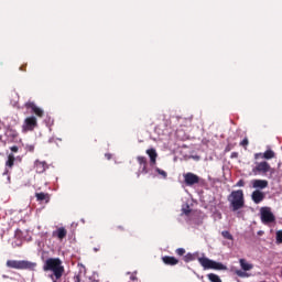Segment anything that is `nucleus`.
<instances>
[{
    "instance_id": "13",
    "label": "nucleus",
    "mask_w": 282,
    "mask_h": 282,
    "mask_svg": "<svg viewBox=\"0 0 282 282\" xmlns=\"http://www.w3.org/2000/svg\"><path fill=\"white\" fill-rule=\"evenodd\" d=\"M53 237H57V239L62 241V239H65L67 237V230L61 227L57 230L53 231Z\"/></svg>"
},
{
    "instance_id": "17",
    "label": "nucleus",
    "mask_w": 282,
    "mask_h": 282,
    "mask_svg": "<svg viewBox=\"0 0 282 282\" xmlns=\"http://www.w3.org/2000/svg\"><path fill=\"white\" fill-rule=\"evenodd\" d=\"M163 263H165L166 265H177L178 261L173 257H164Z\"/></svg>"
},
{
    "instance_id": "28",
    "label": "nucleus",
    "mask_w": 282,
    "mask_h": 282,
    "mask_svg": "<svg viewBox=\"0 0 282 282\" xmlns=\"http://www.w3.org/2000/svg\"><path fill=\"white\" fill-rule=\"evenodd\" d=\"M26 151H30V153H34V145H26Z\"/></svg>"
},
{
    "instance_id": "18",
    "label": "nucleus",
    "mask_w": 282,
    "mask_h": 282,
    "mask_svg": "<svg viewBox=\"0 0 282 282\" xmlns=\"http://www.w3.org/2000/svg\"><path fill=\"white\" fill-rule=\"evenodd\" d=\"M6 166L8 169H12L14 166V154H9L8 161L6 162Z\"/></svg>"
},
{
    "instance_id": "25",
    "label": "nucleus",
    "mask_w": 282,
    "mask_h": 282,
    "mask_svg": "<svg viewBox=\"0 0 282 282\" xmlns=\"http://www.w3.org/2000/svg\"><path fill=\"white\" fill-rule=\"evenodd\" d=\"M275 237L278 243H282V230L276 231Z\"/></svg>"
},
{
    "instance_id": "35",
    "label": "nucleus",
    "mask_w": 282,
    "mask_h": 282,
    "mask_svg": "<svg viewBox=\"0 0 282 282\" xmlns=\"http://www.w3.org/2000/svg\"><path fill=\"white\" fill-rule=\"evenodd\" d=\"M8 180H10V176H8Z\"/></svg>"
},
{
    "instance_id": "23",
    "label": "nucleus",
    "mask_w": 282,
    "mask_h": 282,
    "mask_svg": "<svg viewBox=\"0 0 282 282\" xmlns=\"http://www.w3.org/2000/svg\"><path fill=\"white\" fill-rule=\"evenodd\" d=\"M221 236L224 237V239H229V241H232V236L230 235V231L225 230L221 232Z\"/></svg>"
},
{
    "instance_id": "8",
    "label": "nucleus",
    "mask_w": 282,
    "mask_h": 282,
    "mask_svg": "<svg viewBox=\"0 0 282 282\" xmlns=\"http://www.w3.org/2000/svg\"><path fill=\"white\" fill-rule=\"evenodd\" d=\"M183 177L186 186H195V184H199V176H197V174L188 172L183 174Z\"/></svg>"
},
{
    "instance_id": "3",
    "label": "nucleus",
    "mask_w": 282,
    "mask_h": 282,
    "mask_svg": "<svg viewBox=\"0 0 282 282\" xmlns=\"http://www.w3.org/2000/svg\"><path fill=\"white\" fill-rule=\"evenodd\" d=\"M7 268H12L13 270H34L36 263L28 260H8Z\"/></svg>"
},
{
    "instance_id": "22",
    "label": "nucleus",
    "mask_w": 282,
    "mask_h": 282,
    "mask_svg": "<svg viewBox=\"0 0 282 282\" xmlns=\"http://www.w3.org/2000/svg\"><path fill=\"white\" fill-rule=\"evenodd\" d=\"M263 158H264V160H272V158H274V151H272V150H267V151L263 153Z\"/></svg>"
},
{
    "instance_id": "16",
    "label": "nucleus",
    "mask_w": 282,
    "mask_h": 282,
    "mask_svg": "<svg viewBox=\"0 0 282 282\" xmlns=\"http://www.w3.org/2000/svg\"><path fill=\"white\" fill-rule=\"evenodd\" d=\"M138 163L140 164V166L142 167V173H149V170H147V158L144 156H138L137 158Z\"/></svg>"
},
{
    "instance_id": "1",
    "label": "nucleus",
    "mask_w": 282,
    "mask_h": 282,
    "mask_svg": "<svg viewBox=\"0 0 282 282\" xmlns=\"http://www.w3.org/2000/svg\"><path fill=\"white\" fill-rule=\"evenodd\" d=\"M43 270L44 272H53L48 275L53 282H58V279H61V276H63V272H65L63 262L58 258L47 259L44 262Z\"/></svg>"
},
{
    "instance_id": "19",
    "label": "nucleus",
    "mask_w": 282,
    "mask_h": 282,
    "mask_svg": "<svg viewBox=\"0 0 282 282\" xmlns=\"http://www.w3.org/2000/svg\"><path fill=\"white\" fill-rule=\"evenodd\" d=\"M207 279L210 281V282H221V278H219V275L215 274V273H209L207 275Z\"/></svg>"
},
{
    "instance_id": "24",
    "label": "nucleus",
    "mask_w": 282,
    "mask_h": 282,
    "mask_svg": "<svg viewBox=\"0 0 282 282\" xmlns=\"http://www.w3.org/2000/svg\"><path fill=\"white\" fill-rule=\"evenodd\" d=\"M156 173H159V175H162V177L166 180L167 174L164 170H160V167H156Z\"/></svg>"
},
{
    "instance_id": "29",
    "label": "nucleus",
    "mask_w": 282,
    "mask_h": 282,
    "mask_svg": "<svg viewBox=\"0 0 282 282\" xmlns=\"http://www.w3.org/2000/svg\"><path fill=\"white\" fill-rule=\"evenodd\" d=\"M236 186H238V187L246 186V182H243V180H240V181L236 184Z\"/></svg>"
},
{
    "instance_id": "9",
    "label": "nucleus",
    "mask_w": 282,
    "mask_h": 282,
    "mask_svg": "<svg viewBox=\"0 0 282 282\" xmlns=\"http://www.w3.org/2000/svg\"><path fill=\"white\" fill-rule=\"evenodd\" d=\"M36 127V117H28L22 126L23 131H34Z\"/></svg>"
},
{
    "instance_id": "6",
    "label": "nucleus",
    "mask_w": 282,
    "mask_h": 282,
    "mask_svg": "<svg viewBox=\"0 0 282 282\" xmlns=\"http://www.w3.org/2000/svg\"><path fill=\"white\" fill-rule=\"evenodd\" d=\"M261 214V221L263 224H274L276 221V218L274 217V214H272V209L270 207H262L260 209Z\"/></svg>"
},
{
    "instance_id": "11",
    "label": "nucleus",
    "mask_w": 282,
    "mask_h": 282,
    "mask_svg": "<svg viewBox=\"0 0 282 282\" xmlns=\"http://www.w3.org/2000/svg\"><path fill=\"white\" fill-rule=\"evenodd\" d=\"M26 109H31L33 113H36L39 118H43V109L36 107V105L32 101L25 104Z\"/></svg>"
},
{
    "instance_id": "33",
    "label": "nucleus",
    "mask_w": 282,
    "mask_h": 282,
    "mask_svg": "<svg viewBox=\"0 0 282 282\" xmlns=\"http://www.w3.org/2000/svg\"><path fill=\"white\" fill-rule=\"evenodd\" d=\"M106 158H107V160H109L111 158V154L107 153Z\"/></svg>"
},
{
    "instance_id": "30",
    "label": "nucleus",
    "mask_w": 282,
    "mask_h": 282,
    "mask_svg": "<svg viewBox=\"0 0 282 282\" xmlns=\"http://www.w3.org/2000/svg\"><path fill=\"white\" fill-rule=\"evenodd\" d=\"M240 144L241 147H248V139H243Z\"/></svg>"
},
{
    "instance_id": "10",
    "label": "nucleus",
    "mask_w": 282,
    "mask_h": 282,
    "mask_svg": "<svg viewBox=\"0 0 282 282\" xmlns=\"http://www.w3.org/2000/svg\"><path fill=\"white\" fill-rule=\"evenodd\" d=\"M251 199L252 202H254L256 204H261V202L263 199H265V194H263V192L256 189L252 192L251 194Z\"/></svg>"
},
{
    "instance_id": "2",
    "label": "nucleus",
    "mask_w": 282,
    "mask_h": 282,
    "mask_svg": "<svg viewBox=\"0 0 282 282\" xmlns=\"http://www.w3.org/2000/svg\"><path fill=\"white\" fill-rule=\"evenodd\" d=\"M229 206L232 213H237V210H241L246 206V199L243 198V191L238 189L231 192L228 196Z\"/></svg>"
},
{
    "instance_id": "15",
    "label": "nucleus",
    "mask_w": 282,
    "mask_h": 282,
    "mask_svg": "<svg viewBox=\"0 0 282 282\" xmlns=\"http://www.w3.org/2000/svg\"><path fill=\"white\" fill-rule=\"evenodd\" d=\"M45 169H47V163L41 162L39 160L35 161L36 173H45Z\"/></svg>"
},
{
    "instance_id": "20",
    "label": "nucleus",
    "mask_w": 282,
    "mask_h": 282,
    "mask_svg": "<svg viewBox=\"0 0 282 282\" xmlns=\"http://www.w3.org/2000/svg\"><path fill=\"white\" fill-rule=\"evenodd\" d=\"M35 197L37 202H44L45 199H50V196H47V194L45 193H36Z\"/></svg>"
},
{
    "instance_id": "32",
    "label": "nucleus",
    "mask_w": 282,
    "mask_h": 282,
    "mask_svg": "<svg viewBox=\"0 0 282 282\" xmlns=\"http://www.w3.org/2000/svg\"><path fill=\"white\" fill-rule=\"evenodd\" d=\"M8 173H10V170L6 169L3 175H8Z\"/></svg>"
},
{
    "instance_id": "4",
    "label": "nucleus",
    "mask_w": 282,
    "mask_h": 282,
    "mask_svg": "<svg viewBox=\"0 0 282 282\" xmlns=\"http://www.w3.org/2000/svg\"><path fill=\"white\" fill-rule=\"evenodd\" d=\"M198 262L204 270H226V265H224L221 262L210 260L206 257L198 258Z\"/></svg>"
},
{
    "instance_id": "5",
    "label": "nucleus",
    "mask_w": 282,
    "mask_h": 282,
    "mask_svg": "<svg viewBox=\"0 0 282 282\" xmlns=\"http://www.w3.org/2000/svg\"><path fill=\"white\" fill-rule=\"evenodd\" d=\"M239 264L241 269H237L235 271V274H237V276H240V279H248V276H250L248 272H250V270H252L254 265H252V263L248 262V260L246 259H240Z\"/></svg>"
},
{
    "instance_id": "21",
    "label": "nucleus",
    "mask_w": 282,
    "mask_h": 282,
    "mask_svg": "<svg viewBox=\"0 0 282 282\" xmlns=\"http://www.w3.org/2000/svg\"><path fill=\"white\" fill-rule=\"evenodd\" d=\"M195 259H197V253H187L184 258V261L188 263L191 261H195Z\"/></svg>"
},
{
    "instance_id": "7",
    "label": "nucleus",
    "mask_w": 282,
    "mask_h": 282,
    "mask_svg": "<svg viewBox=\"0 0 282 282\" xmlns=\"http://www.w3.org/2000/svg\"><path fill=\"white\" fill-rule=\"evenodd\" d=\"M253 173H270L272 171V167L270 166L269 162H256V166L252 169Z\"/></svg>"
},
{
    "instance_id": "12",
    "label": "nucleus",
    "mask_w": 282,
    "mask_h": 282,
    "mask_svg": "<svg viewBox=\"0 0 282 282\" xmlns=\"http://www.w3.org/2000/svg\"><path fill=\"white\" fill-rule=\"evenodd\" d=\"M252 188H260L263 191V188H268V181L265 180H252L251 181Z\"/></svg>"
},
{
    "instance_id": "34",
    "label": "nucleus",
    "mask_w": 282,
    "mask_h": 282,
    "mask_svg": "<svg viewBox=\"0 0 282 282\" xmlns=\"http://www.w3.org/2000/svg\"><path fill=\"white\" fill-rule=\"evenodd\" d=\"M183 213H184L185 215H188V210H186V209H183Z\"/></svg>"
},
{
    "instance_id": "27",
    "label": "nucleus",
    "mask_w": 282,
    "mask_h": 282,
    "mask_svg": "<svg viewBox=\"0 0 282 282\" xmlns=\"http://www.w3.org/2000/svg\"><path fill=\"white\" fill-rule=\"evenodd\" d=\"M254 159H256V160H264L263 153H256V154H254Z\"/></svg>"
},
{
    "instance_id": "26",
    "label": "nucleus",
    "mask_w": 282,
    "mask_h": 282,
    "mask_svg": "<svg viewBox=\"0 0 282 282\" xmlns=\"http://www.w3.org/2000/svg\"><path fill=\"white\" fill-rule=\"evenodd\" d=\"M176 253L178 254V257H183V254H186V250L184 248H178L176 250Z\"/></svg>"
},
{
    "instance_id": "31",
    "label": "nucleus",
    "mask_w": 282,
    "mask_h": 282,
    "mask_svg": "<svg viewBox=\"0 0 282 282\" xmlns=\"http://www.w3.org/2000/svg\"><path fill=\"white\" fill-rule=\"evenodd\" d=\"M11 151H12L13 153H17V152L19 151V147H17V145L12 147V148H11Z\"/></svg>"
},
{
    "instance_id": "14",
    "label": "nucleus",
    "mask_w": 282,
    "mask_h": 282,
    "mask_svg": "<svg viewBox=\"0 0 282 282\" xmlns=\"http://www.w3.org/2000/svg\"><path fill=\"white\" fill-rule=\"evenodd\" d=\"M147 153L150 158V164L151 166L155 165V162L158 160V152H155V149L147 150Z\"/></svg>"
}]
</instances>
